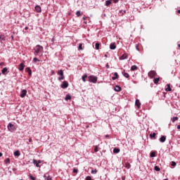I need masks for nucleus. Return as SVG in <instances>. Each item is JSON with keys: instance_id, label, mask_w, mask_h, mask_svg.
Segmentation results:
<instances>
[{"instance_id": "nucleus-1", "label": "nucleus", "mask_w": 180, "mask_h": 180, "mask_svg": "<svg viewBox=\"0 0 180 180\" xmlns=\"http://www.w3.org/2000/svg\"><path fill=\"white\" fill-rule=\"evenodd\" d=\"M88 79L89 82H92L93 84H96V82H98V77L94 75L89 76Z\"/></svg>"}, {"instance_id": "nucleus-2", "label": "nucleus", "mask_w": 180, "mask_h": 180, "mask_svg": "<svg viewBox=\"0 0 180 180\" xmlns=\"http://www.w3.org/2000/svg\"><path fill=\"white\" fill-rule=\"evenodd\" d=\"M43 51V46H40V45H37L34 48V53L36 54H39V53H40V51Z\"/></svg>"}, {"instance_id": "nucleus-3", "label": "nucleus", "mask_w": 180, "mask_h": 180, "mask_svg": "<svg viewBox=\"0 0 180 180\" xmlns=\"http://www.w3.org/2000/svg\"><path fill=\"white\" fill-rule=\"evenodd\" d=\"M155 75H157V72H155V70H150L148 73V76L149 77V78H150L151 79L153 78H154L155 77Z\"/></svg>"}, {"instance_id": "nucleus-4", "label": "nucleus", "mask_w": 180, "mask_h": 180, "mask_svg": "<svg viewBox=\"0 0 180 180\" xmlns=\"http://www.w3.org/2000/svg\"><path fill=\"white\" fill-rule=\"evenodd\" d=\"M33 165H35L37 167L39 168V167H40V165H39V164H40L41 162V160H37L36 159H33Z\"/></svg>"}, {"instance_id": "nucleus-5", "label": "nucleus", "mask_w": 180, "mask_h": 180, "mask_svg": "<svg viewBox=\"0 0 180 180\" xmlns=\"http://www.w3.org/2000/svg\"><path fill=\"white\" fill-rule=\"evenodd\" d=\"M61 88H63V89H65L66 88H68V82L64 81L61 84Z\"/></svg>"}, {"instance_id": "nucleus-6", "label": "nucleus", "mask_w": 180, "mask_h": 180, "mask_svg": "<svg viewBox=\"0 0 180 180\" xmlns=\"http://www.w3.org/2000/svg\"><path fill=\"white\" fill-rule=\"evenodd\" d=\"M27 94V91L26 89H23L21 91V94H20V98H25Z\"/></svg>"}, {"instance_id": "nucleus-7", "label": "nucleus", "mask_w": 180, "mask_h": 180, "mask_svg": "<svg viewBox=\"0 0 180 180\" xmlns=\"http://www.w3.org/2000/svg\"><path fill=\"white\" fill-rule=\"evenodd\" d=\"M8 129L11 131V130H15V125L12 123H9L8 124Z\"/></svg>"}, {"instance_id": "nucleus-8", "label": "nucleus", "mask_w": 180, "mask_h": 180, "mask_svg": "<svg viewBox=\"0 0 180 180\" xmlns=\"http://www.w3.org/2000/svg\"><path fill=\"white\" fill-rule=\"evenodd\" d=\"M165 91L166 92H171V91H172V89H171V84H168L166 85Z\"/></svg>"}, {"instance_id": "nucleus-9", "label": "nucleus", "mask_w": 180, "mask_h": 180, "mask_svg": "<svg viewBox=\"0 0 180 180\" xmlns=\"http://www.w3.org/2000/svg\"><path fill=\"white\" fill-rule=\"evenodd\" d=\"M114 91H115V92H120L122 91V88L117 85L115 86Z\"/></svg>"}, {"instance_id": "nucleus-10", "label": "nucleus", "mask_w": 180, "mask_h": 180, "mask_svg": "<svg viewBox=\"0 0 180 180\" xmlns=\"http://www.w3.org/2000/svg\"><path fill=\"white\" fill-rule=\"evenodd\" d=\"M18 70L20 71H23V70H25V65L22 63L19 65Z\"/></svg>"}, {"instance_id": "nucleus-11", "label": "nucleus", "mask_w": 180, "mask_h": 180, "mask_svg": "<svg viewBox=\"0 0 180 180\" xmlns=\"http://www.w3.org/2000/svg\"><path fill=\"white\" fill-rule=\"evenodd\" d=\"M35 11H36L38 13H40V12H41V7H40V6H35Z\"/></svg>"}, {"instance_id": "nucleus-12", "label": "nucleus", "mask_w": 180, "mask_h": 180, "mask_svg": "<svg viewBox=\"0 0 180 180\" xmlns=\"http://www.w3.org/2000/svg\"><path fill=\"white\" fill-rule=\"evenodd\" d=\"M25 72H28V75H30V76L32 75V69H30V68H25Z\"/></svg>"}, {"instance_id": "nucleus-13", "label": "nucleus", "mask_w": 180, "mask_h": 180, "mask_svg": "<svg viewBox=\"0 0 180 180\" xmlns=\"http://www.w3.org/2000/svg\"><path fill=\"white\" fill-rule=\"evenodd\" d=\"M122 74L125 78H129L130 77V75H129V73L126 72L124 70L122 72Z\"/></svg>"}, {"instance_id": "nucleus-14", "label": "nucleus", "mask_w": 180, "mask_h": 180, "mask_svg": "<svg viewBox=\"0 0 180 180\" xmlns=\"http://www.w3.org/2000/svg\"><path fill=\"white\" fill-rule=\"evenodd\" d=\"M117 78H119V75H117V72H115L114 76L112 77V81H115Z\"/></svg>"}, {"instance_id": "nucleus-15", "label": "nucleus", "mask_w": 180, "mask_h": 180, "mask_svg": "<svg viewBox=\"0 0 180 180\" xmlns=\"http://www.w3.org/2000/svg\"><path fill=\"white\" fill-rule=\"evenodd\" d=\"M135 105L136 106H137V108H140V106H141V103H140V100H136Z\"/></svg>"}, {"instance_id": "nucleus-16", "label": "nucleus", "mask_w": 180, "mask_h": 180, "mask_svg": "<svg viewBox=\"0 0 180 180\" xmlns=\"http://www.w3.org/2000/svg\"><path fill=\"white\" fill-rule=\"evenodd\" d=\"M165 140H167V137H165V136H162L160 139V143H165Z\"/></svg>"}, {"instance_id": "nucleus-17", "label": "nucleus", "mask_w": 180, "mask_h": 180, "mask_svg": "<svg viewBox=\"0 0 180 180\" xmlns=\"http://www.w3.org/2000/svg\"><path fill=\"white\" fill-rule=\"evenodd\" d=\"M110 50H115L116 49V44L115 43H112L110 45Z\"/></svg>"}, {"instance_id": "nucleus-18", "label": "nucleus", "mask_w": 180, "mask_h": 180, "mask_svg": "<svg viewBox=\"0 0 180 180\" xmlns=\"http://www.w3.org/2000/svg\"><path fill=\"white\" fill-rule=\"evenodd\" d=\"M3 41H5V35L1 34L0 35V43H2Z\"/></svg>"}, {"instance_id": "nucleus-19", "label": "nucleus", "mask_w": 180, "mask_h": 180, "mask_svg": "<svg viewBox=\"0 0 180 180\" xmlns=\"http://www.w3.org/2000/svg\"><path fill=\"white\" fill-rule=\"evenodd\" d=\"M113 153H114L115 154H118V153H120V149L118 148H115L113 149Z\"/></svg>"}, {"instance_id": "nucleus-20", "label": "nucleus", "mask_w": 180, "mask_h": 180, "mask_svg": "<svg viewBox=\"0 0 180 180\" xmlns=\"http://www.w3.org/2000/svg\"><path fill=\"white\" fill-rule=\"evenodd\" d=\"M153 82L155 85H157V84H158V82H160V77H156L153 79Z\"/></svg>"}, {"instance_id": "nucleus-21", "label": "nucleus", "mask_w": 180, "mask_h": 180, "mask_svg": "<svg viewBox=\"0 0 180 180\" xmlns=\"http://www.w3.org/2000/svg\"><path fill=\"white\" fill-rule=\"evenodd\" d=\"M6 72H8V68H3L1 70V73L5 75V74H6Z\"/></svg>"}, {"instance_id": "nucleus-22", "label": "nucleus", "mask_w": 180, "mask_h": 180, "mask_svg": "<svg viewBox=\"0 0 180 180\" xmlns=\"http://www.w3.org/2000/svg\"><path fill=\"white\" fill-rule=\"evenodd\" d=\"M85 78H88V75H87L86 74H85L84 75H83V76L82 77V79L83 82H86V80L85 79Z\"/></svg>"}, {"instance_id": "nucleus-23", "label": "nucleus", "mask_w": 180, "mask_h": 180, "mask_svg": "<svg viewBox=\"0 0 180 180\" xmlns=\"http://www.w3.org/2000/svg\"><path fill=\"white\" fill-rule=\"evenodd\" d=\"M15 157H19L20 155V152L19 150H16L14 152Z\"/></svg>"}, {"instance_id": "nucleus-24", "label": "nucleus", "mask_w": 180, "mask_h": 180, "mask_svg": "<svg viewBox=\"0 0 180 180\" xmlns=\"http://www.w3.org/2000/svg\"><path fill=\"white\" fill-rule=\"evenodd\" d=\"M127 58V55L123 54L120 58V60H126Z\"/></svg>"}, {"instance_id": "nucleus-25", "label": "nucleus", "mask_w": 180, "mask_h": 180, "mask_svg": "<svg viewBox=\"0 0 180 180\" xmlns=\"http://www.w3.org/2000/svg\"><path fill=\"white\" fill-rule=\"evenodd\" d=\"M110 4H112V0H107L105 1V6H109V5H110Z\"/></svg>"}, {"instance_id": "nucleus-26", "label": "nucleus", "mask_w": 180, "mask_h": 180, "mask_svg": "<svg viewBox=\"0 0 180 180\" xmlns=\"http://www.w3.org/2000/svg\"><path fill=\"white\" fill-rule=\"evenodd\" d=\"M100 46H101V44H99V42L96 43L95 44L96 50H99Z\"/></svg>"}, {"instance_id": "nucleus-27", "label": "nucleus", "mask_w": 180, "mask_h": 180, "mask_svg": "<svg viewBox=\"0 0 180 180\" xmlns=\"http://www.w3.org/2000/svg\"><path fill=\"white\" fill-rule=\"evenodd\" d=\"M137 66L136 65H132L131 67V71H136V70H137Z\"/></svg>"}, {"instance_id": "nucleus-28", "label": "nucleus", "mask_w": 180, "mask_h": 180, "mask_svg": "<svg viewBox=\"0 0 180 180\" xmlns=\"http://www.w3.org/2000/svg\"><path fill=\"white\" fill-rule=\"evenodd\" d=\"M58 75H64V71H63V70H60L59 71H58Z\"/></svg>"}, {"instance_id": "nucleus-29", "label": "nucleus", "mask_w": 180, "mask_h": 180, "mask_svg": "<svg viewBox=\"0 0 180 180\" xmlns=\"http://www.w3.org/2000/svg\"><path fill=\"white\" fill-rule=\"evenodd\" d=\"M71 99V96L70 94L66 95L65 100L70 101Z\"/></svg>"}, {"instance_id": "nucleus-30", "label": "nucleus", "mask_w": 180, "mask_h": 180, "mask_svg": "<svg viewBox=\"0 0 180 180\" xmlns=\"http://www.w3.org/2000/svg\"><path fill=\"white\" fill-rule=\"evenodd\" d=\"M155 136H156L155 133H153L150 134V139H154V140H155Z\"/></svg>"}, {"instance_id": "nucleus-31", "label": "nucleus", "mask_w": 180, "mask_h": 180, "mask_svg": "<svg viewBox=\"0 0 180 180\" xmlns=\"http://www.w3.org/2000/svg\"><path fill=\"white\" fill-rule=\"evenodd\" d=\"M155 171H157L158 172H160L161 171V169L158 166H155L154 167Z\"/></svg>"}, {"instance_id": "nucleus-32", "label": "nucleus", "mask_w": 180, "mask_h": 180, "mask_svg": "<svg viewBox=\"0 0 180 180\" xmlns=\"http://www.w3.org/2000/svg\"><path fill=\"white\" fill-rule=\"evenodd\" d=\"M172 122L174 123L178 120V117H174L173 118L171 119Z\"/></svg>"}, {"instance_id": "nucleus-33", "label": "nucleus", "mask_w": 180, "mask_h": 180, "mask_svg": "<svg viewBox=\"0 0 180 180\" xmlns=\"http://www.w3.org/2000/svg\"><path fill=\"white\" fill-rule=\"evenodd\" d=\"M65 78L64 75H60V77H58V81H62L63 79H65Z\"/></svg>"}, {"instance_id": "nucleus-34", "label": "nucleus", "mask_w": 180, "mask_h": 180, "mask_svg": "<svg viewBox=\"0 0 180 180\" xmlns=\"http://www.w3.org/2000/svg\"><path fill=\"white\" fill-rule=\"evenodd\" d=\"M78 50H79V51L84 50V49L82 48V44H79Z\"/></svg>"}, {"instance_id": "nucleus-35", "label": "nucleus", "mask_w": 180, "mask_h": 180, "mask_svg": "<svg viewBox=\"0 0 180 180\" xmlns=\"http://www.w3.org/2000/svg\"><path fill=\"white\" fill-rule=\"evenodd\" d=\"M5 164H11V160L7 158L6 160L4 161Z\"/></svg>"}, {"instance_id": "nucleus-36", "label": "nucleus", "mask_w": 180, "mask_h": 180, "mask_svg": "<svg viewBox=\"0 0 180 180\" xmlns=\"http://www.w3.org/2000/svg\"><path fill=\"white\" fill-rule=\"evenodd\" d=\"M76 15H77V18H79V16L81 15V11H77L76 12Z\"/></svg>"}, {"instance_id": "nucleus-37", "label": "nucleus", "mask_w": 180, "mask_h": 180, "mask_svg": "<svg viewBox=\"0 0 180 180\" xmlns=\"http://www.w3.org/2000/svg\"><path fill=\"white\" fill-rule=\"evenodd\" d=\"M125 167H126V168H127L128 169H129V168H130V163H126V165H125Z\"/></svg>"}, {"instance_id": "nucleus-38", "label": "nucleus", "mask_w": 180, "mask_h": 180, "mask_svg": "<svg viewBox=\"0 0 180 180\" xmlns=\"http://www.w3.org/2000/svg\"><path fill=\"white\" fill-rule=\"evenodd\" d=\"M98 151H99V150L98 149V146H96L94 148V152L98 153Z\"/></svg>"}, {"instance_id": "nucleus-39", "label": "nucleus", "mask_w": 180, "mask_h": 180, "mask_svg": "<svg viewBox=\"0 0 180 180\" xmlns=\"http://www.w3.org/2000/svg\"><path fill=\"white\" fill-rule=\"evenodd\" d=\"M150 157H151V158L155 157V152H152V153H150Z\"/></svg>"}, {"instance_id": "nucleus-40", "label": "nucleus", "mask_w": 180, "mask_h": 180, "mask_svg": "<svg viewBox=\"0 0 180 180\" xmlns=\"http://www.w3.org/2000/svg\"><path fill=\"white\" fill-rule=\"evenodd\" d=\"M172 167H176V162L172 161Z\"/></svg>"}, {"instance_id": "nucleus-41", "label": "nucleus", "mask_w": 180, "mask_h": 180, "mask_svg": "<svg viewBox=\"0 0 180 180\" xmlns=\"http://www.w3.org/2000/svg\"><path fill=\"white\" fill-rule=\"evenodd\" d=\"M73 172H74L75 174H77V173H78V169L74 168V169H73Z\"/></svg>"}, {"instance_id": "nucleus-42", "label": "nucleus", "mask_w": 180, "mask_h": 180, "mask_svg": "<svg viewBox=\"0 0 180 180\" xmlns=\"http://www.w3.org/2000/svg\"><path fill=\"white\" fill-rule=\"evenodd\" d=\"M96 172H98V170H96V169H95L94 170H91V174H96Z\"/></svg>"}, {"instance_id": "nucleus-43", "label": "nucleus", "mask_w": 180, "mask_h": 180, "mask_svg": "<svg viewBox=\"0 0 180 180\" xmlns=\"http://www.w3.org/2000/svg\"><path fill=\"white\" fill-rule=\"evenodd\" d=\"M30 179H31V180H36V178H34V176L30 175Z\"/></svg>"}, {"instance_id": "nucleus-44", "label": "nucleus", "mask_w": 180, "mask_h": 180, "mask_svg": "<svg viewBox=\"0 0 180 180\" xmlns=\"http://www.w3.org/2000/svg\"><path fill=\"white\" fill-rule=\"evenodd\" d=\"M86 180H92V178L91 177V176H87L86 177Z\"/></svg>"}, {"instance_id": "nucleus-45", "label": "nucleus", "mask_w": 180, "mask_h": 180, "mask_svg": "<svg viewBox=\"0 0 180 180\" xmlns=\"http://www.w3.org/2000/svg\"><path fill=\"white\" fill-rule=\"evenodd\" d=\"M120 13H122V15H124V13H126V11H123V10H121L120 11Z\"/></svg>"}, {"instance_id": "nucleus-46", "label": "nucleus", "mask_w": 180, "mask_h": 180, "mask_svg": "<svg viewBox=\"0 0 180 180\" xmlns=\"http://www.w3.org/2000/svg\"><path fill=\"white\" fill-rule=\"evenodd\" d=\"M33 61H34V63H37V61H39V59H37V58H33Z\"/></svg>"}, {"instance_id": "nucleus-47", "label": "nucleus", "mask_w": 180, "mask_h": 180, "mask_svg": "<svg viewBox=\"0 0 180 180\" xmlns=\"http://www.w3.org/2000/svg\"><path fill=\"white\" fill-rule=\"evenodd\" d=\"M114 4H117V2H119V0H112Z\"/></svg>"}, {"instance_id": "nucleus-48", "label": "nucleus", "mask_w": 180, "mask_h": 180, "mask_svg": "<svg viewBox=\"0 0 180 180\" xmlns=\"http://www.w3.org/2000/svg\"><path fill=\"white\" fill-rule=\"evenodd\" d=\"M33 142V141L32 140V138H30L29 139V143H32Z\"/></svg>"}, {"instance_id": "nucleus-49", "label": "nucleus", "mask_w": 180, "mask_h": 180, "mask_svg": "<svg viewBox=\"0 0 180 180\" xmlns=\"http://www.w3.org/2000/svg\"><path fill=\"white\" fill-rule=\"evenodd\" d=\"M47 180H51V177H50V176H48L46 178Z\"/></svg>"}, {"instance_id": "nucleus-50", "label": "nucleus", "mask_w": 180, "mask_h": 180, "mask_svg": "<svg viewBox=\"0 0 180 180\" xmlns=\"http://www.w3.org/2000/svg\"><path fill=\"white\" fill-rule=\"evenodd\" d=\"M178 130H180V124L177 125Z\"/></svg>"}, {"instance_id": "nucleus-51", "label": "nucleus", "mask_w": 180, "mask_h": 180, "mask_svg": "<svg viewBox=\"0 0 180 180\" xmlns=\"http://www.w3.org/2000/svg\"><path fill=\"white\" fill-rule=\"evenodd\" d=\"M105 139H109V135H105Z\"/></svg>"}, {"instance_id": "nucleus-52", "label": "nucleus", "mask_w": 180, "mask_h": 180, "mask_svg": "<svg viewBox=\"0 0 180 180\" xmlns=\"http://www.w3.org/2000/svg\"><path fill=\"white\" fill-rule=\"evenodd\" d=\"M51 74H52L53 75H54V74H55V73H54V70H52V71H51Z\"/></svg>"}, {"instance_id": "nucleus-53", "label": "nucleus", "mask_w": 180, "mask_h": 180, "mask_svg": "<svg viewBox=\"0 0 180 180\" xmlns=\"http://www.w3.org/2000/svg\"><path fill=\"white\" fill-rule=\"evenodd\" d=\"M105 67H106V68H109V65L107 64V65H105Z\"/></svg>"}, {"instance_id": "nucleus-54", "label": "nucleus", "mask_w": 180, "mask_h": 180, "mask_svg": "<svg viewBox=\"0 0 180 180\" xmlns=\"http://www.w3.org/2000/svg\"><path fill=\"white\" fill-rule=\"evenodd\" d=\"M82 19H83V20H85L86 19V18L83 17Z\"/></svg>"}, {"instance_id": "nucleus-55", "label": "nucleus", "mask_w": 180, "mask_h": 180, "mask_svg": "<svg viewBox=\"0 0 180 180\" xmlns=\"http://www.w3.org/2000/svg\"><path fill=\"white\" fill-rule=\"evenodd\" d=\"M0 157H2V153H0Z\"/></svg>"}, {"instance_id": "nucleus-56", "label": "nucleus", "mask_w": 180, "mask_h": 180, "mask_svg": "<svg viewBox=\"0 0 180 180\" xmlns=\"http://www.w3.org/2000/svg\"><path fill=\"white\" fill-rule=\"evenodd\" d=\"M122 180H124V179H125V177H122Z\"/></svg>"}, {"instance_id": "nucleus-57", "label": "nucleus", "mask_w": 180, "mask_h": 180, "mask_svg": "<svg viewBox=\"0 0 180 180\" xmlns=\"http://www.w3.org/2000/svg\"><path fill=\"white\" fill-rule=\"evenodd\" d=\"M11 38H12V39L13 40V35H11Z\"/></svg>"}, {"instance_id": "nucleus-58", "label": "nucleus", "mask_w": 180, "mask_h": 180, "mask_svg": "<svg viewBox=\"0 0 180 180\" xmlns=\"http://www.w3.org/2000/svg\"><path fill=\"white\" fill-rule=\"evenodd\" d=\"M177 12H178L179 13H180V10H178Z\"/></svg>"}, {"instance_id": "nucleus-59", "label": "nucleus", "mask_w": 180, "mask_h": 180, "mask_svg": "<svg viewBox=\"0 0 180 180\" xmlns=\"http://www.w3.org/2000/svg\"><path fill=\"white\" fill-rule=\"evenodd\" d=\"M27 29H28V27H25V30H27Z\"/></svg>"}, {"instance_id": "nucleus-60", "label": "nucleus", "mask_w": 180, "mask_h": 180, "mask_svg": "<svg viewBox=\"0 0 180 180\" xmlns=\"http://www.w3.org/2000/svg\"><path fill=\"white\" fill-rule=\"evenodd\" d=\"M136 50H139V46H136Z\"/></svg>"}, {"instance_id": "nucleus-61", "label": "nucleus", "mask_w": 180, "mask_h": 180, "mask_svg": "<svg viewBox=\"0 0 180 180\" xmlns=\"http://www.w3.org/2000/svg\"><path fill=\"white\" fill-rule=\"evenodd\" d=\"M52 41H54V38L52 39Z\"/></svg>"}, {"instance_id": "nucleus-62", "label": "nucleus", "mask_w": 180, "mask_h": 180, "mask_svg": "<svg viewBox=\"0 0 180 180\" xmlns=\"http://www.w3.org/2000/svg\"><path fill=\"white\" fill-rule=\"evenodd\" d=\"M105 57H108V55L105 54Z\"/></svg>"}, {"instance_id": "nucleus-63", "label": "nucleus", "mask_w": 180, "mask_h": 180, "mask_svg": "<svg viewBox=\"0 0 180 180\" xmlns=\"http://www.w3.org/2000/svg\"><path fill=\"white\" fill-rule=\"evenodd\" d=\"M178 47H180V44H178Z\"/></svg>"}, {"instance_id": "nucleus-64", "label": "nucleus", "mask_w": 180, "mask_h": 180, "mask_svg": "<svg viewBox=\"0 0 180 180\" xmlns=\"http://www.w3.org/2000/svg\"><path fill=\"white\" fill-rule=\"evenodd\" d=\"M84 23L86 25V22H84Z\"/></svg>"}]
</instances>
